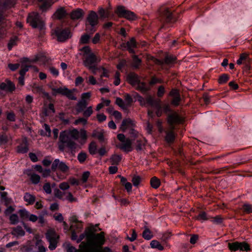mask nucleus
Listing matches in <instances>:
<instances>
[{
    "label": "nucleus",
    "instance_id": "bf43d9fd",
    "mask_svg": "<svg viewBox=\"0 0 252 252\" xmlns=\"http://www.w3.org/2000/svg\"><path fill=\"white\" fill-rule=\"evenodd\" d=\"M141 181V178L139 176H134L132 179V182L134 186L137 187Z\"/></svg>",
    "mask_w": 252,
    "mask_h": 252
},
{
    "label": "nucleus",
    "instance_id": "473e14b6",
    "mask_svg": "<svg viewBox=\"0 0 252 252\" xmlns=\"http://www.w3.org/2000/svg\"><path fill=\"white\" fill-rule=\"evenodd\" d=\"M144 228H145V230L143 232V233H142L143 237L145 239L147 240H149L151 239L153 237V235H152L151 231L146 226H145Z\"/></svg>",
    "mask_w": 252,
    "mask_h": 252
},
{
    "label": "nucleus",
    "instance_id": "c9c22d12",
    "mask_svg": "<svg viewBox=\"0 0 252 252\" xmlns=\"http://www.w3.org/2000/svg\"><path fill=\"white\" fill-rule=\"evenodd\" d=\"M132 66L135 68H138L141 63V60L137 55L132 56Z\"/></svg>",
    "mask_w": 252,
    "mask_h": 252
},
{
    "label": "nucleus",
    "instance_id": "13d9d810",
    "mask_svg": "<svg viewBox=\"0 0 252 252\" xmlns=\"http://www.w3.org/2000/svg\"><path fill=\"white\" fill-rule=\"evenodd\" d=\"M173 99L171 101V104L174 105V106H177L179 105V103L181 101V97H180V95H178L177 96H175L174 97H173Z\"/></svg>",
    "mask_w": 252,
    "mask_h": 252
},
{
    "label": "nucleus",
    "instance_id": "49530a36",
    "mask_svg": "<svg viewBox=\"0 0 252 252\" xmlns=\"http://www.w3.org/2000/svg\"><path fill=\"white\" fill-rule=\"evenodd\" d=\"M87 157L88 156L87 154L85 152L82 151L78 155L77 159L80 163H83L85 161Z\"/></svg>",
    "mask_w": 252,
    "mask_h": 252
},
{
    "label": "nucleus",
    "instance_id": "e2e57ef3",
    "mask_svg": "<svg viewBox=\"0 0 252 252\" xmlns=\"http://www.w3.org/2000/svg\"><path fill=\"white\" fill-rule=\"evenodd\" d=\"M93 108L92 106H89L87 109L83 112V116L85 117H89L93 113Z\"/></svg>",
    "mask_w": 252,
    "mask_h": 252
},
{
    "label": "nucleus",
    "instance_id": "ea45409f",
    "mask_svg": "<svg viewBox=\"0 0 252 252\" xmlns=\"http://www.w3.org/2000/svg\"><path fill=\"white\" fill-rule=\"evenodd\" d=\"M89 152L91 155H94L96 153L97 146L94 142H92L89 145Z\"/></svg>",
    "mask_w": 252,
    "mask_h": 252
},
{
    "label": "nucleus",
    "instance_id": "0eeeda50",
    "mask_svg": "<svg viewBox=\"0 0 252 252\" xmlns=\"http://www.w3.org/2000/svg\"><path fill=\"white\" fill-rule=\"evenodd\" d=\"M120 18H124L129 21H134L137 19L136 15L132 11L126 9L123 5H118L115 11Z\"/></svg>",
    "mask_w": 252,
    "mask_h": 252
},
{
    "label": "nucleus",
    "instance_id": "72a5a7b5",
    "mask_svg": "<svg viewBox=\"0 0 252 252\" xmlns=\"http://www.w3.org/2000/svg\"><path fill=\"white\" fill-rule=\"evenodd\" d=\"M24 199L29 204H32L35 201V196L28 192H26L24 195Z\"/></svg>",
    "mask_w": 252,
    "mask_h": 252
},
{
    "label": "nucleus",
    "instance_id": "f704fd0d",
    "mask_svg": "<svg viewBox=\"0 0 252 252\" xmlns=\"http://www.w3.org/2000/svg\"><path fill=\"white\" fill-rule=\"evenodd\" d=\"M122 159V157L120 155H113L110 158V162L112 165H118Z\"/></svg>",
    "mask_w": 252,
    "mask_h": 252
},
{
    "label": "nucleus",
    "instance_id": "7ed1b4c3",
    "mask_svg": "<svg viewBox=\"0 0 252 252\" xmlns=\"http://www.w3.org/2000/svg\"><path fill=\"white\" fill-rule=\"evenodd\" d=\"M96 231V228L94 226L88 227L86 238L90 245L98 248L101 247L105 242L104 233L101 232L100 233L94 234Z\"/></svg>",
    "mask_w": 252,
    "mask_h": 252
},
{
    "label": "nucleus",
    "instance_id": "1a4fd4ad",
    "mask_svg": "<svg viewBox=\"0 0 252 252\" xmlns=\"http://www.w3.org/2000/svg\"><path fill=\"white\" fill-rule=\"evenodd\" d=\"M54 33L56 34L58 40L60 42H64L71 37L69 28L63 29L60 27H57L54 30Z\"/></svg>",
    "mask_w": 252,
    "mask_h": 252
},
{
    "label": "nucleus",
    "instance_id": "9d476101",
    "mask_svg": "<svg viewBox=\"0 0 252 252\" xmlns=\"http://www.w3.org/2000/svg\"><path fill=\"white\" fill-rule=\"evenodd\" d=\"M57 169L63 173H65L69 170V167L64 162L60 161L59 159H55L53 162L51 166V169L55 171Z\"/></svg>",
    "mask_w": 252,
    "mask_h": 252
},
{
    "label": "nucleus",
    "instance_id": "39448f33",
    "mask_svg": "<svg viewBox=\"0 0 252 252\" xmlns=\"http://www.w3.org/2000/svg\"><path fill=\"white\" fill-rule=\"evenodd\" d=\"M51 90L53 91L52 94L53 95H56L57 94H60L66 96L70 100H77V97L75 94V93L77 92V90L76 89L69 90L66 87H60L58 88L52 87Z\"/></svg>",
    "mask_w": 252,
    "mask_h": 252
},
{
    "label": "nucleus",
    "instance_id": "6ab92c4d",
    "mask_svg": "<svg viewBox=\"0 0 252 252\" xmlns=\"http://www.w3.org/2000/svg\"><path fill=\"white\" fill-rule=\"evenodd\" d=\"M127 50L131 54H134V48L137 47V42L134 37L130 38V40L127 42Z\"/></svg>",
    "mask_w": 252,
    "mask_h": 252
},
{
    "label": "nucleus",
    "instance_id": "4d7b16f0",
    "mask_svg": "<svg viewBox=\"0 0 252 252\" xmlns=\"http://www.w3.org/2000/svg\"><path fill=\"white\" fill-rule=\"evenodd\" d=\"M90 36L88 34L82 35L80 38V42L82 44H86L89 42Z\"/></svg>",
    "mask_w": 252,
    "mask_h": 252
},
{
    "label": "nucleus",
    "instance_id": "a18cd8bd",
    "mask_svg": "<svg viewBox=\"0 0 252 252\" xmlns=\"http://www.w3.org/2000/svg\"><path fill=\"white\" fill-rule=\"evenodd\" d=\"M18 40V37L14 36L11 37L8 43L7 47L9 50H11L12 47L16 45Z\"/></svg>",
    "mask_w": 252,
    "mask_h": 252
},
{
    "label": "nucleus",
    "instance_id": "a211bd4d",
    "mask_svg": "<svg viewBox=\"0 0 252 252\" xmlns=\"http://www.w3.org/2000/svg\"><path fill=\"white\" fill-rule=\"evenodd\" d=\"M133 122L129 118L123 120L120 127L122 131L125 132L129 129L128 128H131L130 127L133 125Z\"/></svg>",
    "mask_w": 252,
    "mask_h": 252
},
{
    "label": "nucleus",
    "instance_id": "6e6d98bb",
    "mask_svg": "<svg viewBox=\"0 0 252 252\" xmlns=\"http://www.w3.org/2000/svg\"><path fill=\"white\" fill-rule=\"evenodd\" d=\"M31 65L22 64L21 68L20 70V76H24L26 72L29 70V67H30Z\"/></svg>",
    "mask_w": 252,
    "mask_h": 252
},
{
    "label": "nucleus",
    "instance_id": "5fc2aeb1",
    "mask_svg": "<svg viewBox=\"0 0 252 252\" xmlns=\"http://www.w3.org/2000/svg\"><path fill=\"white\" fill-rule=\"evenodd\" d=\"M115 103L117 105H118L119 107L123 109H126L127 108V106L125 104L123 100L120 97H117L116 98Z\"/></svg>",
    "mask_w": 252,
    "mask_h": 252
},
{
    "label": "nucleus",
    "instance_id": "6e6552de",
    "mask_svg": "<svg viewBox=\"0 0 252 252\" xmlns=\"http://www.w3.org/2000/svg\"><path fill=\"white\" fill-rule=\"evenodd\" d=\"M228 247L229 250L232 252L237 251H245L248 252L251 250L250 246L245 241L238 242L236 241L228 244Z\"/></svg>",
    "mask_w": 252,
    "mask_h": 252
},
{
    "label": "nucleus",
    "instance_id": "e433bc0d",
    "mask_svg": "<svg viewBox=\"0 0 252 252\" xmlns=\"http://www.w3.org/2000/svg\"><path fill=\"white\" fill-rule=\"evenodd\" d=\"M28 150L29 148L26 143H22L17 147V152L19 153H26Z\"/></svg>",
    "mask_w": 252,
    "mask_h": 252
},
{
    "label": "nucleus",
    "instance_id": "4c0bfd02",
    "mask_svg": "<svg viewBox=\"0 0 252 252\" xmlns=\"http://www.w3.org/2000/svg\"><path fill=\"white\" fill-rule=\"evenodd\" d=\"M150 245L151 248L153 249H157L159 251L163 250V247L160 244V243L157 240H152L151 242Z\"/></svg>",
    "mask_w": 252,
    "mask_h": 252
},
{
    "label": "nucleus",
    "instance_id": "dca6fc26",
    "mask_svg": "<svg viewBox=\"0 0 252 252\" xmlns=\"http://www.w3.org/2000/svg\"><path fill=\"white\" fill-rule=\"evenodd\" d=\"M128 82L132 86H135L137 83H139V77L134 72L129 73L127 76Z\"/></svg>",
    "mask_w": 252,
    "mask_h": 252
},
{
    "label": "nucleus",
    "instance_id": "ddd939ff",
    "mask_svg": "<svg viewBox=\"0 0 252 252\" xmlns=\"http://www.w3.org/2000/svg\"><path fill=\"white\" fill-rule=\"evenodd\" d=\"M132 139L126 138L124 142L117 145V147L126 152H129L132 150Z\"/></svg>",
    "mask_w": 252,
    "mask_h": 252
},
{
    "label": "nucleus",
    "instance_id": "f03ea898",
    "mask_svg": "<svg viewBox=\"0 0 252 252\" xmlns=\"http://www.w3.org/2000/svg\"><path fill=\"white\" fill-rule=\"evenodd\" d=\"M80 51L82 52L83 64L90 70H91L93 74H95L97 70L99 69L97 67V64L100 62V59L97 58L91 51L89 46L84 47L80 49Z\"/></svg>",
    "mask_w": 252,
    "mask_h": 252
},
{
    "label": "nucleus",
    "instance_id": "69168bd1",
    "mask_svg": "<svg viewBox=\"0 0 252 252\" xmlns=\"http://www.w3.org/2000/svg\"><path fill=\"white\" fill-rule=\"evenodd\" d=\"M171 236L172 234L171 232H167L162 234L161 239L163 242L166 243L167 240L171 237Z\"/></svg>",
    "mask_w": 252,
    "mask_h": 252
},
{
    "label": "nucleus",
    "instance_id": "20e7f679",
    "mask_svg": "<svg viewBox=\"0 0 252 252\" xmlns=\"http://www.w3.org/2000/svg\"><path fill=\"white\" fill-rule=\"evenodd\" d=\"M158 12L159 15V20L161 22L165 23H169L172 22L173 20H174V22L176 21L174 20L173 10L166 5H161L160 6L158 9Z\"/></svg>",
    "mask_w": 252,
    "mask_h": 252
},
{
    "label": "nucleus",
    "instance_id": "2eb2a0df",
    "mask_svg": "<svg viewBox=\"0 0 252 252\" xmlns=\"http://www.w3.org/2000/svg\"><path fill=\"white\" fill-rule=\"evenodd\" d=\"M146 107L150 105L153 107L159 108V103H160V100L159 99H154L153 96L148 95L146 97Z\"/></svg>",
    "mask_w": 252,
    "mask_h": 252
},
{
    "label": "nucleus",
    "instance_id": "0e129e2a",
    "mask_svg": "<svg viewBox=\"0 0 252 252\" xmlns=\"http://www.w3.org/2000/svg\"><path fill=\"white\" fill-rule=\"evenodd\" d=\"M43 190L45 191V192L47 194H51L52 192V189L51 188V185L49 183H46L43 187Z\"/></svg>",
    "mask_w": 252,
    "mask_h": 252
},
{
    "label": "nucleus",
    "instance_id": "bb28decb",
    "mask_svg": "<svg viewBox=\"0 0 252 252\" xmlns=\"http://www.w3.org/2000/svg\"><path fill=\"white\" fill-rule=\"evenodd\" d=\"M251 60L249 57V54L244 53L240 55L239 59L237 61V63L239 65L244 63L245 62H250Z\"/></svg>",
    "mask_w": 252,
    "mask_h": 252
},
{
    "label": "nucleus",
    "instance_id": "f3484780",
    "mask_svg": "<svg viewBox=\"0 0 252 252\" xmlns=\"http://www.w3.org/2000/svg\"><path fill=\"white\" fill-rule=\"evenodd\" d=\"M79 247L80 249L79 250L78 252H96V248L90 245L87 242V244L82 243Z\"/></svg>",
    "mask_w": 252,
    "mask_h": 252
},
{
    "label": "nucleus",
    "instance_id": "a878e982",
    "mask_svg": "<svg viewBox=\"0 0 252 252\" xmlns=\"http://www.w3.org/2000/svg\"><path fill=\"white\" fill-rule=\"evenodd\" d=\"M136 87V89L141 91L142 93H145L150 90L144 82H141L139 80V83H137Z\"/></svg>",
    "mask_w": 252,
    "mask_h": 252
},
{
    "label": "nucleus",
    "instance_id": "4be33fe9",
    "mask_svg": "<svg viewBox=\"0 0 252 252\" xmlns=\"http://www.w3.org/2000/svg\"><path fill=\"white\" fill-rule=\"evenodd\" d=\"M11 234L13 235L19 237L24 236L25 232L21 226H17L12 228Z\"/></svg>",
    "mask_w": 252,
    "mask_h": 252
},
{
    "label": "nucleus",
    "instance_id": "f8f14e48",
    "mask_svg": "<svg viewBox=\"0 0 252 252\" xmlns=\"http://www.w3.org/2000/svg\"><path fill=\"white\" fill-rule=\"evenodd\" d=\"M184 120L176 112L169 114L167 117V122L169 125L182 123Z\"/></svg>",
    "mask_w": 252,
    "mask_h": 252
},
{
    "label": "nucleus",
    "instance_id": "052dcab7",
    "mask_svg": "<svg viewBox=\"0 0 252 252\" xmlns=\"http://www.w3.org/2000/svg\"><path fill=\"white\" fill-rule=\"evenodd\" d=\"M66 196L65 199L67 200L69 202L72 203L74 202H76L77 201V199L73 197L72 194L70 192H66Z\"/></svg>",
    "mask_w": 252,
    "mask_h": 252
},
{
    "label": "nucleus",
    "instance_id": "603ef678",
    "mask_svg": "<svg viewBox=\"0 0 252 252\" xmlns=\"http://www.w3.org/2000/svg\"><path fill=\"white\" fill-rule=\"evenodd\" d=\"M70 227L72 229H75L76 231L80 232V231H81V230L83 227V225H82V222L79 221L75 224H71Z\"/></svg>",
    "mask_w": 252,
    "mask_h": 252
},
{
    "label": "nucleus",
    "instance_id": "cd10ccee",
    "mask_svg": "<svg viewBox=\"0 0 252 252\" xmlns=\"http://www.w3.org/2000/svg\"><path fill=\"white\" fill-rule=\"evenodd\" d=\"M98 13L101 18H108L109 17L110 13L108 9H104L102 7H99Z\"/></svg>",
    "mask_w": 252,
    "mask_h": 252
},
{
    "label": "nucleus",
    "instance_id": "79ce46f5",
    "mask_svg": "<svg viewBox=\"0 0 252 252\" xmlns=\"http://www.w3.org/2000/svg\"><path fill=\"white\" fill-rule=\"evenodd\" d=\"M229 79V75L227 74H223L220 75L218 79V83L220 84L226 83Z\"/></svg>",
    "mask_w": 252,
    "mask_h": 252
},
{
    "label": "nucleus",
    "instance_id": "423d86ee",
    "mask_svg": "<svg viewBox=\"0 0 252 252\" xmlns=\"http://www.w3.org/2000/svg\"><path fill=\"white\" fill-rule=\"evenodd\" d=\"M27 21L33 28L42 30L44 28V23L40 15L36 12H32L29 14Z\"/></svg>",
    "mask_w": 252,
    "mask_h": 252
},
{
    "label": "nucleus",
    "instance_id": "7c9ffc66",
    "mask_svg": "<svg viewBox=\"0 0 252 252\" xmlns=\"http://www.w3.org/2000/svg\"><path fill=\"white\" fill-rule=\"evenodd\" d=\"M30 177V180L34 185L38 184L40 181V177L39 175L35 173H32L28 175Z\"/></svg>",
    "mask_w": 252,
    "mask_h": 252
},
{
    "label": "nucleus",
    "instance_id": "412c9836",
    "mask_svg": "<svg viewBox=\"0 0 252 252\" xmlns=\"http://www.w3.org/2000/svg\"><path fill=\"white\" fill-rule=\"evenodd\" d=\"M66 15V12L64 7H61L58 9L55 12L54 16L58 19H62Z\"/></svg>",
    "mask_w": 252,
    "mask_h": 252
},
{
    "label": "nucleus",
    "instance_id": "680f3d73",
    "mask_svg": "<svg viewBox=\"0 0 252 252\" xmlns=\"http://www.w3.org/2000/svg\"><path fill=\"white\" fill-rule=\"evenodd\" d=\"M95 27L86 24V31L88 33L93 34L96 31Z\"/></svg>",
    "mask_w": 252,
    "mask_h": 252
},
{
    "label": "nucleus",
    "instance_id": "338daca9",
    "mask_svg": "<svg viewBox=\"0 0 252 252\" xmlns=\"http://www.w3.org/2000/svg\"><path fill=\"white\" fill-rule=\"evenodd\" d=\"M6 118L10 122H14L15 121V115L14 112H7Z\"/></svg>",
    "mask_w": 252,
    "mask_h": 252
},
{
    "label": "nucleus",
    "instance_id": "f257e3e1",
    "mask_svg": "<svg viewBox=\"0 0 252 252\" xmlns=\"http://www.w3.org/2000/svg\"><path fill=\"white\" fill-rule=\"evenodd\" d=\"M79 138L81 139V143L84 144L87 139L86 130L81 129L78 131L77 129L73 128L62 131L60 134L58 143L59 150L61 152H67L66 149H67L74 156L79 146L72 139L78 140Z\"/></svg>",
    "mask_w": 252,
    "mask_h": 252
},
{
    "label": "nucleus",
    "instance_id": "4468645a",
    "mask_svg": "<svg viewBox=\"0 0 252 252\" xmlns=\"http://www.w3.org/2000/svg\"><path fill=\"white\" fill-rule=\"evenodd\" d=\"M15 89V85L11 81L6 79L5 82L0 83V90L12 92Z\"/></svg>",
    "mask_w": 252,
    "mask_h": 252
},
{
    "label": "nucleus",
    "instance_id": "9b49d317",
    "mask_svg": "<svg viewBox=\"0 0 252 252\" xmlns=\"http://www.w3.org/2000/svg\"><path fill=\"white\" fill-rule=\"evenodd\" d=\"M98 23V17L96 13L90 11L86 19V24L93 26H96Z\"/></svg>",
    "mask_w": 252,
    "mask_h": 252
},
{
    "label": "nucleus",
    "instance_id": "8fccbe9b",
    "mask_svg": "<svg viewBox=\"0 0 252 252\" xmlns=\"http://www.w3.org/2000/svg\"><path fill=\"white\" fill-rule=\"evenodd\" d=\"M210 219H211V221L215 224H219L222 222L223 218L221 217V216H216L214 217H210Z\"/></svg>",
    "mask_w": 252,
    "mask_h": 252
},
{
    "label": "nucleus",
    "instance_id": "c85d7f7f",
    "mask_svg": "<svg viewBox=\"0 0 252 252\" xmlns=\"http://www.w3.org/2000/svg\"><path fill=\"white\" fill-rule=\"evenodd\" d=\"M177 60L176 57L171 55H167L165 57L164 61V64H170L172 63H174Z\"/></svg>",
    "mask_w": 252,
    "mask_h": 252
},
{
    "label": "nucleus",
    "instance_id": "a19ab883",
    "mask_svg": "<svg viewBox=\"0 0 252 252\" xmlns=\"http://www.w3.org/2000/svg\"><path fill=\"white\" fill-rule=\"evenodd\" d=\"M150 183L151 186L154 189L158 188L160 184L159 180L156 177L151 178Z\"/></svg>",
    "mask_w": 252,
    "mask_h": 252
},
{
    "label": "nucleus",
    "instance_id": "58836bf2",
    "mask_svg": "<svg viewBox=\"0 0 252 252\" xmlns=\"http://www.w3.org/2000/svg\"><path fill=\"white\" fill-rule=\"evenodd\" d=\"M18 213L22 220H27L29 219L30 215V212L26 209H20L19 210Z\"/></svg>",
    "mask_w": 252,
    "mask_h": 252
},
{
    "label": "nucleus",
    "instance_id": "864d4df0",
    "mask_svg": "<svg viewBox=\"0 0 252 252\" xmlns=\"http://www.w3.org/2000/svg\"><path fill=\"white\" fill-rule=\"evenodd\" d=\"M242 209L246 214L252 213V205L249 204H244L243 205Z\"/></svg>",
    "mask_w": 252,
    "mask_h": 252
},
{
    "label": "nucleus",
    "instance_id": "3c124183",
    "mask_svg": "<svg viewBox=\"0 0 252 252\" xmlns=\"http://www.w3.org/2000/svg\"><path fill=\"white\" fill-rule=\"evenodd\" d=\"M10 223L13 225L16 224L19 221L18 216L17 214H13L9 217Z\"/></svg>",
    "mask_w": 252,
    "mask_h": 252
},
{
    "label": "nucleus",
    "instance_id": "393cba45",
    "mask_svg": "<svg viewBox=\"0 0 252 252\" xmlns=\"http://www.w3.org/2000/svg\"><path fill=\"white\" fill-rule=\"evenodd\" d=\"M46 238L49 242L57 241L59 236L53 231H48L46 234Z\"/></svg>",
    "mask_w": 252,
    "mask_h": 252
},
{
    "label": "nucleus",
    "instance_id": "774afa93",
    "mask_svg": "<svg viewBox=\"0 0 252 252\" xmlns=\"http://www.w3.org/2000/svg\"><path fill=\"white\" fill-rule=\"evenodd\" d=\"M66 249L67 252H78L79 251L70 244L67 245Z\"/></svg>",
    "mask_w": 252,
    "mask_h": 252
},
{
    "label": "nucleus",
    "instance_id": "2f4dec72",
    "mask_svg": "<svg viewBox=\"0 0 252 252\" xmlns=\"http://www.w3.org/2000/svg\"><path fill=\"white\" fill-rule=\"evenodd\" d=\"M165 140L168 143H172L175 139V135L173 131H168L166 132Z\"/></svg>",
    "mask_w": 252,
    "mask_h": 252
},
{
    "label": "nucleus",
    "instance_id": "09e8293b",
    "mask_svg": "<svg viewBox=\"0 0 252 252\" xmlns=\"http://www.w3.org/2000/svg\"><path fill=\"white\" fill-rule=\"evenodd\" d=\"M54 195L56 197L62 200H64L63 197L64 195L66 193L62 191L60 189H56L54 190Z\"/></svg>",
    "mask_w": 252,
    "mask_h": 252
},
{
    "label": "nucleus",
    "instance_id": "c756f323",
    "mask_svg": "<svg viewBox=\"0 0 252 252\" xmlns=\"http://www.w3.org/2000/svg\"><path fill=\"white\" fill-rule=\"evenodd\" d=\"M33 90L37 93L42 94L45 96L47 97H49V94L48 93L45 92L42 86L35 85L33 87Z\"/></svg>",
    "mask_w": 252,
    "mask_h": 252
},
{
    "label": "nucleus",
    "instance_id": "c03bdc74",
    "mask_svg": "<svg viewBox=\"0 0 252 252\" xmlns=\"http://www.w3.org/2000/svg\"><path fill=\"white\" fill-rule=\"evenodd\" d=\"M138 132L132 128H129L128 129V135L129 137V138H131V139L132 140V139H134L138 137Z\"/></svg>",
    "mask_w": 252,
    "mask_h": 252
},
{
    "label": "nucleus",
    "instance_id": "b1692460",
    "mask_svg": "<svg viewBox=\"0 0 252 252\" xmlns=\"http://www.w3.org/2000/svg\"><path fill=\"white\" fill-rule=\"evenodd\" d=\"M146 140L145 139H138L136 141V150L139 152L144 150L146 145Z\"/></svg>",
    "mask_w": 252,
    "mask_h": 252
},
{
    "label": "nucleus",
    "instance_id": "de8ad7c7",
    "mask_svg": "<svg viewBox=\"0 0 252 252\" xmlns=\"http://www.w3.org/2000/svg\"><path fill=\"white\" fill-rule=\"evenodd\" d=\"M92 136L94 137L97 138L101 142L104 141V135L103 133L101 132H98L96 130H94L92 133Z\"/></svg>",
    "mask_w": 252,
    "mask_h": 252
},
{
    "label": "nucleus",
    "instance_id": "37998d69",
    "mask_svg": "<svg viewBox=\"0 0 252 252\" xmlns=\"http://www.w3.org/2000/svg\"><path fill=\"white\" fill-rule=\"evenodd\" d=\"M195 219L198 220H206L210 219V217L208 216L205 212H201L195 217Z\"/></svg>",
    "mask_w": 252,
    "mask_h": 252
},
{
    "label": "nucleus",
    "instance_id": "aec40b11",
    "mask_svg": "<svg viewBox=\"0 0 252 252\" xmlns=\"http://www.w3.org/2000/svg\"><path fill=\"white\" fill-rule=\"evenodd\" d=\"M84 15V12L81 9H77L73 11L70 14V17L73 20L81 18Z\"/></svg>",
    "mask_w": 252,
    "mask_h": 252
},
{
    "label": "nucleus",
    "instance_id": "5701e85b",
    "mask_svg": "<svg viewBox=\"0 0 252 252\" xmlns=\"http://www.w3.org/2000/svg\"><path fill=\"white\" fill-rule=\"evenodd\" d=\"M88 103L86 100H81L79 101L76 105V111L78 113H80L84 111V109L86 108Z\"/></svg>",
    "mask_w": 252,
    "mask_h": 252
}]
</instances>
